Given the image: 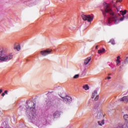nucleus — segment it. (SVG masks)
<instances>
[{
  "instance_id": "nucleus-37",
  "label": "nucleus",
  "mask_w": 128,
  "mask_h": 128,
  "mask_svg": "<svg viewBox=\"0 0 128 128\" xmlns=\"http://www.w3.org/2000/svg\"><path fill=\"white\" fill-rule=\"evenodd\" d=\"M126 18H128V15L126 16Z\"/></svg>"
},
{
  "instance_id": "nucleus-1",
  "label": "nucleus",
  "mask_w": 128,
  "mask_h": 128,
  "mask_svg": "<svg viewBox=\"0 0 128 128\" xmlns=\"http://www.w3.org/2000/svg\"><path fill=\"white\" fill-rule=\"evenodd\" d=\"M104 8L100 9L101 12L104 16V18H107L108 22V26H110L112 22H114V24H118L120 22V19H118V16L114 14V12H112V10L110 8V6L106 2H104L103 3Z\"/></svg>"
},
{
  "instance_id": "nucleus-36",
  "label": "nucleus",
  "mask_w": 128,
  "mask_h": 128,
  "mask_svg": "<svg viewBox=\"0 0 128 128\" xmlns=\"http://www.w3.org/2000/svg\"><path fill=\"white\" fill-rule=\"evenodd\" d=\"M98 46H96V50H98Z\"/></svg>"
},
{
  "instance_id": "nucleus-21",
  "label": "nucleus",
  "mask_w": 128,
  "mask_h": 128,
  "mask_svg": "<svg viewBox=\"0 0 128 128\" xmlns=\"http://www.w3.org/2000/svg\"><path fill=\"white\" fill-rule=\"evenodd\" d=\"M120 12H122V16H124V14H126V10H120Z\"/></svg>"
},
{
  "instance_id": "nucleus-30",
  "label": "nucleus",
  "mask_w": 128,
  "mask_h": 128,
  "mask_svg": "<svg viewBox=\"0 0 128 128\" xmlns=\"http://www.w3.org/2000/svg\"><path fill=\"white\" fill-rule=\"evenodd\" d=\"M116 14L117 16H120V13L117 12Z\"/></svg>"
},
{
  "instance_id": "nucleus-16",
  "label": "nucleus",
  "mask_w": 128,
  "mask_h": 128,
  "mask_svg": "<svg viewBox=\"0 0 128 128\" xmlns=\"http://www.w3.org/2000/svg\"><path fill=\"white\" fill-rule=\"evenodd\" d=\"M31 120L32 121V122H36V120H38V118H36V116H33Z\"/></svg>"
},
{
  "instance_id": "nucleus-15",
  "label": "nucleus",
  "mask_w": 128,
  "mask_h": 128,
  "mask_svg": "<svg viewBox=\"0 0 128 128\" xmlns=\"http://www.w3.org/2000/svg\"><path fill=\"white\" fill-rule=\"evenodd\" d=\"M96 94H98V91L97 90H94V92H93L92 94V98H94L95 96H96Z\"/></svg>"
},
{
  "instance_id": "nucleus-27",
  "label": "nucleus",
  "mask_w": 128,
  "mask_h": 128,
  "mask_svg": "<svg viewBox=\"0 0 128 128\" xmlns=\"http://www.w3.org/2000/svg\"><path fill=\"white\" fill-rule=\"evenodd\" d=\"M114 128H122V124H118V126L116 127H115Z\"/></svg>"
},
{
  "instance_id": "nucleus-22",
  "label": "nucleus",
  "mask_w": 128,
  "mask_h": 128,
  "mask_svg": "<svg viewBox=\"0 0 128 128\" xmlns=\"http://www.w3.org/2000/svg\"><path fill=\"white\" fill-rule=\"evenodd\" d=\"M14 49L18 51L20 50V46H17L16 47H14Z\"/></svg>"
},
{
  "instance_id": "nucleus-5",
  "label": "nucleus",
  "mask_w": 128,
  "mask_h": 128,
  "mask_svg": "<svg viewBox=\"0 0 128 128\" xmlns=\"http://www.w3.org/2000/svg\"><path fill=\"white\" fill-rule=\"evenodd\" d=\"M26 108L28 110H30V112H34L36 110V104L31 102L28 106H26Z\"/></svg>"
},
{
  "instance_id": "nucleus-8",
  "label": "nucleus",
  "mask_w": 128,
  "mask_h": 128,
  "mask_svg": "<svg viewBox=\"0 0 128 128\" xmlns=\"http://www.w3.org/2000/svg\"><path fill=\"white\" fill-rule=\"evenodd\" d=\"M46 106H48V108H50V106H54V96H52V98L46 104Z\"/></svg>"
},
{
  "instance_id": "nucleus-19",
  "label": "nucleus",
  "mask_w": 128,
  "mask_h": 128,
  "mask_svg": "<svg viewBox=\"0 0 128 128\" xmlns=\"http://www.w3.org/2000/svg\"><path fill=\"white\" fill-rule=\"evenodd\" d=\"M122 128H128V122H126L122 125Z\"/></svg>"
},
{
  "instance_id": "nucleus-40",
  "label": "nucleus",
  "mask_w": 128,
  "mask_h": 128,
  "mask_svg": "<svg viewBox=\"0 0 128 128\" xmlns=\"http://www.w3.org/2000/svg\"><path fill=\"white\" fill-rule=\"evenodd\" d=\"M114 7H116V4H114Z\"/></svg>"
},
{
  "instance_id": "nucleus-4",
  "label": "nucleus",
  "mask_w": 128,
  "mask_h": 128,
  "mask_svg": "<svg viewBox=\"0 0 128 128\" xmlns=\"http://www.w3.org/2000/svg\"><path fill=\"white\" fill-rule=\"evenodd\" d=\"M53 100H54V106H60L62 104V99L58 98L56 96H53Z\"/></svg>"
},
{
  "instance_id": "nucleus-29",
  "label": "nucleus",
  "mask_w": 128,
  "mask_h": 128,
  "mask_svg": "<svg viewBox=\"0 0 128 128\" xmlns=\"http://www.w3.org/2000/svg\"><path fill=\"white\" fill-rule=\"evenodd\" d=\"M116 9L117 10L116 13L118 12H120V9L118 8H116Z\"/></svg>"
},
{
  "instance_id": "nucleus-18",
  "label": "nucleus",
  "mask_w": 128,
  "mask_h": 128,
  "mask_svg": "<svg viewBox=\"0 0 128 128\" xmlns=\"http://www.w3.org/2000/svg\"><path fill=\"white\" fill-rule=\"evenodd\" d=\"M98 124L100 126H102V124H104V120H102V121H98Z\"/></svg>"
},
{
  "instance_id": "nucleus-3",
  "label": "nucleus",
  "mask_w": 128,
  "mask_h": 128,
  "mask_svg": "<svg viewBox=\"0 0 128 128\" xmlns=\"http://www.w3.org/2000/svg\"><path fill=\"white\" fill-rule=\"evenodd\" d=\"M83 20H88V22H92L94 20V16L90 15H84V14L81 16Z\"/></svg>"
},
{
  "instance_id": "nucleus-6",
  "label": "nucleus",
  "mask_w": 128,
  "mask_h": 128,
  "mask_svg": "<svg viewBox=\"0 0 128 128\" xmlns=\"http://www.w3.org/2000/svg\"><path fill=\"white\" fill-rule=\"evenodd\" d=\"M67 98H64L62 96H60L62 98L63 100V102H65V104H70V102H72V99L70 96H66Z\"/></svg>"
},
{
  "instance_id": "nucleus-41",
  "label": "nucleus",
  "mask_w": 128,
  "mask_h": 128,
  "mask_svg": "<svg viewBox=\"0 0 128 128\" xmlns=\"http://www.w3.org/2000/svg\"><path fill=\"white\" fill-rule=\"evenodd\" d=\"M19 108H22V106H20V107H19Z\"/></svg>"
},
{
  "instance_id": "nucleus-38",
  "label": "nucleus",
  "mask_w": 128,
  "mask_h": 128,
  "mask_svg": "<svg viewBox=\"0 0 128 128\" xmlns=\"http://www.w3.org/2000/svg\"><path fill=\"white\" fill-rule=\"evenodd\" d=\"M114 0H113L112 1V2L114 4Z\"/></svg>"
},
{
  "instance_id": "nucleus-17",
  "label": "nucleus",
  "mask_w": 128,
  "mask_h": 128,
  "mask_svg": "<svg viewBox=\"0 0 128 128\" xmlns=\"http://www.w3.org/2000/svg\"><path fill=\"white\" fill-rule=\"evenodd\" d=\"M83 88H84L85 90H90V86H88V85L86 84L83 86Z\"/></svg>"
},
{
  "instance_id": "nucleus-9",
  "label": "nucleus",
  "mask_w": 128,
  "mask_h": 128,
  "mask_svg": "<svg viewBox=\"0 0 128 128\" xmlns=\"http://www.w3.org/2000/svg\"><path fill=\"white\" fill-rule=\"evenodd\" d=\"M120 102H126L128 104V96H124L122 98L120 99Z\"/></svg>"
},
{
  "instance_id": "nucleus-32",
  "label": "nucleus",
  "mask_w": 128,
  "mask_h": 128,
  "mask_svg": "<svg viewBox=\"0 0 128 128\" xmlns=\"http://www.w3.org/2000/svg\"><path fill=\"white\" fill-rule=\"evenodd\" d=\"M2 96H6V94L4 92L2 94Z\"/></svg>"
},
{
  "instance_id": "nucleus-14",
  "label": "nucleus",
  "mask_w": 128,
  "mask_h": 128,
  "mask_svg": "<svg viewBox=\"0 0 128 128\" xmlns=\"http://www.w3.org/2000/svg\"><path fill=\"white\" fill-rule=\"evenodd\" d=\"M102 52H106V49H104V48H102V50H98V54H102Z\"/></svg>"
},
{
  "instance_id": "nucleus-13",
  "label": "nucleus",
  "mask_w": 128,
  "mask_h": 128,
  "mask_svg": "<svg viewBox=\"0 0 128 128\" xmlns=\"http://www.w3.org/2000/svg\"><path fill=\"white\" fill-rule=\"evenodd\" d=\"M102 118V112H98L96 116V118L100 120Z\"/></svg>"
},
{
  "instance_id": "nucleus-25",
  "label": "nucleus",
  "mask_w": 128,
  "mask_h": 128,
  "mask_svg": "<svg viewBox=\"0 0 128 128\" xmlns=\"http://www.w3.org/2000/svg\"><path fill=\"white\" fill-rule=\"evenodd\" d=\"M124 18H126V16H122V17L120 18V19H119V20L120 22H122V20H124Z\"/></svg>"
},
{
  "instance_id": "nucleus-45",
  "label": "nucleus",
  "mask_w": 128,
  "mask_h": 128,
  "mask_svg": "<svg viewBox=\"0 0 128 128\" xmlns=\"http://www.w3.org/2000/svg\"><path fill=\"white\" fill-rule=\"evenodd\" d=\"M103 116L104 117V115Z\"/></svg>"
},
{
  "instance_id": "nucleus-7",
  "label": "nucleus",
  "mask_w": 128,
  "mask_h": 128,
  "mask_svg": "<svg viewBox=\"0 0 128 128\" xmlns=\"http://www.w3.org/2000/svg\"><path fill=\"white\" fill-rule=\"evenodd\" d=\"M52 52V50L48 48L46 50L41 51L40 54L44 56H48V54H50Z\"/></svg>"
},
{
  "instance_id": "nucleus-20",
  "label": "nucleus",
  "mask_w": 128,
  "mask_h": 128,
  "mask_svg": "<svg viewBox=\"0 0 128 128\" xmlns=\"http://www.w3.org/2000/svg\"><path fill=\"white\" fill-rule=\"evenodd\" d=\"M120 56H118L117 57V60H116V64H120Z\"/></svg>"
},
{
  "instance_id": "nucleus-24",
  "label": "nucleus",
  "mask_w": 128,
  "mask_h": 128,
  "mask_svg": "<svg viewBox=\"0 0 128 128\" xmlns=\"http://www.w3.org/2000/svg\"><path fill=\"white\" fill-rule=\"evenodd\" d=\"M124 118L125 120H128V114H124Z\"/></svg>"
},
{
  "instance_id": "nucleus-2",
  "label": "nucleus",
  "mask_w": 128,
  "mask_h": 128,
  "mask_svg": "<svg viewBox=\"0 0 128 128\" xmlns=\"http://www.w3.org/2000/svg\"><path fill=\"white\" fill-rule=\"evenodd\" d=\"M12 58V54H10L6 55V50L2 48H0V60L1 62H7Z\"/></svg>"
},
{
  "instance_id": "nucleus-31",
  "label": "nucleus",
  "mask_w": 128,
  "mask_h": 128,
  "mask_svg": "<svg viewBox=\"0 0 128 128\" xmlns=\"http://www.w3.org/2000/svg\"><path fill=\"white\" fill-rule=\"evenodd\" d=\"M4 94H8V90H5Z\"/></svg>"
},
{
  "instance_id": "nucleus-12",
  "label": "nucleus",
  "mask_w": 128,
  "mask_h": 128,
  "mask_svg": "<svg viewBox=\"0 0 128 128\" xmlns=\"http://www.w3.org/2000/svg\"><path fill=\"white\" fill-rule=\"evenodd\" d=\"M90 60H92V58H90V57H88L85 59L84 60V66H86V64H88V62H90Z\"/></svg>"
},
{
  "instance_id": "nucleus-43",
  "label": "nucleus",
  "mask_w": 128,
  "mask_h": 128,
  "mask_svg": "<svg viewBox=\"0 0 128 128\" xmlns=\"http://www.w3.org/2000/svg\"><path fill=\"white\" fill-rule=\"evenodd\" d=\"M50 92H48V94H50Z\"/></svg>"
},
{
  "instance_id": "nucleus-23",
  "label": "nucleus",
  "mask_w": 128,
  "mask_h": 128,
  "mask_svg": "<svg viewBox=\"0 0 128 128\" xmlns=\"http://www.w3.org/2000/svg\"><path fill=\"white\" fill-rule=\"evenodd\" d=\"M109 42H111L112 44H116V42L114 39L110 40Z\"/></svg>"
},
{
  "instance_id": "nucleus-39",
  "label": "nucleus",
  "mask_w": 128,
  "mask_h": 128,
  "mask_svg": "<svg viewBox=\"0 0 128 128\" xmlns=\"http://www.w3.org/2000/svg\"><path fill=\"white\" fill-rule=\"evenodd\" d=\"M108 76H112V74H108Z\"/></svg>"
},
{
  "instance_id": "nucleus-26",
  "label": "nucleus",
  "mask_w": 128,
  "mask_h": 128,
  "mask_svg": "<svg viewBox=\"0 0 128 128\" xmlns=\"http://www.w3.org/2000/svg\"><path fill=\"white\" fill-rule=\"evenodd\" d=\"M79 76H80V74H76V75L73 77V78H78Z\"/></svg>"
},
{
  "instance_id": "nucleus-35",
  "label": "nucleus",
  "mask_w": 128,
  "mask_h": 128,
  "mask_svg": "<svg viewBox=\"0 0 128 128\" xmlns=\"http://www.w3.org/2000/svg\"><path fill=\"white\" fill-rule=\"evenodd\" d=\"M2 89H0V94H2Z\"/></svg>"
},
{
  "instance_id": "nucleus-28",
  "label": "nucleus",
  "mask_w": 128,
  "mask_h": 128,
  "mask_svg": "<svg viewBox=\"0 0 128 128\" xmlns=\"http://www.w3.org/2000/svg\"><path fill=\"white\" fill-rule=\"evenodd\" d=\"M99 98H100V96H98V95H96V98H94V100H98Z\"/></svg>"
},
{
  "instance_id": "nucleus-42",
  "label": "nucleus",
  "mask_w": 128,
  "mask_h": 128,
  "mask_svg": "<svg viewBox=\"0 0 128 128\" xmlns=\"http://www.w3.org/2000/svg\"><path fill=\"white\" fill-rule=\"evenodd\" d=\"M120 68H122V66H120Z\"/></svg>"
},
{
  "instance_id": "nucleus-10",
  "label": "nucleus",
  "mask_w": 128,
  "mask_h": 128,
  "mask_svg": "<svg viewBox=\"0 0 128 128\" xmlns=\"http://www.w3.org/2000/svg\"><path fill=\"white\" fill-rule=\"evenodd\" d=\"M60 112L56 111L54 114V118H58L60 117Z\"/></svg>"
},
{
  "instance_id": "nucleus-33",
  "label": "nucleus",
  "mask_w": 128,
  "mask_h": 128,
  "mask_svg": "<svg viewBox=\"0 0 128 128\" xmlns=\"http://www.w3.org/2000/svg\"><path fill=\"white\" fill-rule=\"evenodd\" d=\"M122 0H116V2H122Z\"/></svg>"
},
{
  "instance_id": "nucleus-44",
  "label": "nucleus",
  "mask_w": 128,
  "mask_h": 128,
  "mask_svg": "<svg viewBox=\"0 0 128 128\" xmlns=\"http://www.w3.org/2000/svg\"><path fill=\"white\" fill-rule=\"evenodd\" d=\"M26 104H28V102H26Z\"/></svg>"
},
{
  "instance_id": "nucleus-11",
  "label": "nucleus",
  "mask_w": 128,
  "mask_h": 128,
  "mask_svg": "<svg viewBox=\"0 0 128 128\" xmlns=\"http://www.w3.org/2000/svg\"><path fill=\"white\" fill-rule=\"evenodd\" d=\"M100 106H102V102L101 101H98L94 105V110H98V108Z\"/></svg>"
},
{
  "instance_id": "nucleus-34",
  "label": "nucleus",
  "mask_w": 128,
  "mask_h": 128,
  "mask_svg": "<svg viewBox=\"0 0 128 128\" xmlns=\"http://www.w3.org/2000/svg\"><path fill=\"white\" fill-rule=\"evenodd\" d=\"M110 78H111L110 76L108 77V80H110Z\"/></svg>"
}]
</instances>
